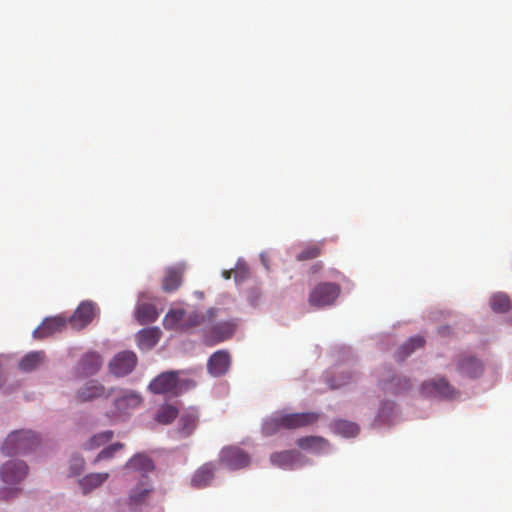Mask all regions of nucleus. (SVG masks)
<instances>
[{
  "instance_id": "4be33fe9",
  "label": "nucleus",
  "mask_w": 512,
  "mask_h": 512,
  "mask_svg": "<svg viewBox=\"0 0 512 512\" xmlns=\"http://www.w3.org/2000/svg\"><path fill=\"white\" fill-rule=\"evenodd\" d=\"M199 420L198 411L194 408L185 410L180 416V433L187 437L196 429Z\"/></svg>"
},
{
  "instance_id": "393cba45",
  "label": "nucleus",
  "mask_w": 512,
  "mask_h": 512,
  "mask_svg": "<svg viewBox=\"0 0 512 512\" xmlns=\"http://www.w3.org/2000/svg\"><path fill=\"white\" fill-rule=\"evenodd\" d=\"M178 414L179 410L176 406L164 403L158 407L154 419L161 425H169L177 418Z\"/></svg>"
},
{
  "instance_id": "a878e982",
  "label": "nucleus",
  "mask_w": 512,
  "mask_h": 512,
  "mask_svg": "<svg viewBox=\"0 0 512 512\" xmlns=\"http://www.w3.org/2000/svg\"><path fill=\"white\" fill-rule=\"evenodd\" d=\"M151 491V485L149 483L148 477H144L139 480V487L131 490L129 495V505L137 506L144 502L146 497Z\"/></svg>"
},
{
  "instance_id": "7ed1b4c3",
  "label": "nucleus",
  "mask_w": 512,
  "mask_h": 512,
  "mask_svg": "<svg viewBox=\"0 0 512 512\" xmlns=\"http://www.w3.org/2000/svg\"><path fill=\"white\" fill-rule=\"evenodd\" d=\"M340 292L341 288L336 283H319L311 290L308 302L311 306L316 308L330 306L334 304Z\"/></svg>"
},
{
  "instance_id": "f257e3e1",
  "label": "nucleus",
  "mask_w": 512,
  "mask_h": 512,
  "mask_svg": "<svg viewBox=\"0 0 512 512\" xmlns=\"http://www.w3.org/2000/svg\"><path fill=\"white\" fill-rule=\"evenodd\" d=\"M28 466L24 461L10 460L0 468V478L4 487L0 488V499L9 500L16 497L21 489L18 485L25 479Z\"/></svg>"
},
{
  "instance_id": "a19ab883",
  "label": "nucleus",
  "mask_w": 512,
  "mask_h": 512,
  "mask_svg": "<svg viewBox=\"0 0 512 512\" xmlns=\"http://www.w3.org/2000/svg\"><path fill=\"white\" fill-rule=\"evenodd\" d=\"M232 273H234V274H235V278L237 279V278H238V273H237V271H234V270H232V269H231V270H224V271H223V273H222V275H223V277H224L225 279H230V278H231Z\"/></svg>"
},
{
  "instance_id": "39448f33",
  "label": "nucleus",
  "mask_w": 512,
  "mask_h": 512,
  "mask_svg": "<svg viewBox=\"0 0 512 512\" xmlns=\"http://www.w3.org/2000/svg\"><path fill=\"white\" fill-rule=\"evenodd\" d=\"M250 462L249 454L238 446L224 447L219 454V463L231 470L245 468Z\"/></svg>"
},
{
  "instance_id": "72a5a7b5",
  "label": "nucleus",
  "mask_w": 512,
  "mask_h": 512,
  "mask_svg": "<svg viewBox=\"0 0 512 512\" xmlns=\"http://www.w3.org/2000/svg\"><path fill=\"white\" fill-rule=\"evenodd\" d=\"M280 428H283L281 417L280 415H277L265 421L262 426V431L264 435L271 436L275 434Z\"/></svg>"
},
{
  "instance_id": "20e7f679",
  "label": "nucleus",
  "mask_w": 512,
  "mask_h": 512,
  "mask_svg": "<svg viewBox=\"0 0 512 512\" xmlns=\"http://www.w3.org/2000/svg\"><path fill=\"white\" fill-rule=\"evenodd\" d=\"M420 393L425 397H439L443 399H454L459 394L447 379L443 377L424 381L421 384Z\"/></svg>"
},
{
  "instance_id": "e433bc0d",
  "label": "nucleus",
  "mask_w": 512,
  "mask_h": 512,
  "mask_svg": "<svg viewBox=\"0 0 512 512\" xmlns=\"http://www.w3.org/2000/svg\"><path fill=\"white\" fill-rule=\"evenodd\" d=\"M352 379V375L350 373L342 374L337 379L335 378H327L326 382L331 389H338L342 386L348 384Z\"/></svg>"
},
{
  "instance_id": "b1692460",
  "label": "nucleus",
  "mask_w": 512,
  "mask_h": 512,
  "mask_svg": "<svg viewBox=\"0 0 512 512\" xmlns=\"http://www.w3.org/2000/svg\"><path fill=\"white\" fill-rule=\"evenodd\" d=\"M186 312L184 309H171L165 315L163 325L167 330L184 331V317Z\"/></svg>"
},
{
  "instance_id": "f704fd0d",
  "label": "nucleus",
  "mask_w": 512,
  "mask_h": 512,
  "mask_svg": "<svg viewBox=\"0 0 512 512\" xmlns=\"http://www.w3.org/2000/svg\"><path fill=\"white\" fill-rule=\"evenodd\" d=\"M123 447H124V444L118 442V443H114V444L104 448L97 455V457L95 459V462H98V461H101V460H105V459H109V458L113 457L114 454L117 451L121 450Z\"/></svg>"
},
{
  "instance_id": "f03ea898",
  "label": "nucleus",
  "mask_w": 512,
  "mask_h": 512,
  "mask_svg": "<svg viewBox=\"0 0 512 512\" xmlns=\"http://www.w3.org/2000/svg\"><path fill=\"white\" fill-rule=\"evenodd\" d=\"M40 443L39 436L31 430H16L10 433L3 445L6 455L26 454L35 450Z\"/></svg>"
},
{
  "instance_id": "f8f14e48",
  "label": "nucleus",
  "mask_w": 512,
  "mask_h": 512,
  "mask_svg": "<svg viewBox=\"0 0 512 512\" xmlns=\"http://www.w3.org/2000/svg\"><path fill=\"white\" fill-rule=\"evenodd\" d=\"M280 417L283 428L292 430L313 425L320 415L316 412H304L281 414Z\"/></svg>"
},
{
  "instance_id": "423d86ee",
  "label": "nucleus",
  "mask_w": 512,
  "mask_h": 512,
  "mask_svg": "<svg viewBox=\"0 0 512 512\" xmlns=\"http://www.w3.org/2000/svg\"><path fill=\"white\" fill-rule=\"evenodd\" d=\"M98 309L92 301H83L67 320L75 330H81L88 326L96 317Z\"/></svg>"
},
{
  "instance_id": "4c0bfd02",
  "label": "nucleus",
  "mask_w": 512,
  "mask_h": 512,
  "mask_svg": "<svg viewBox=\"0 0 512 512\" xmlns=\"http://www.w3.org/2000/svg\"><path fill=\"white\" fill-rule=\"evenodd\" d=\"M112 437H113V432L110 430L105 431L100 434H97L91 438V441H90L91 447L100 446V445L108 442L110 439H112Z\"/></svg>"
},
{
  "instance_id": "bb28decb",
  "label": "nucleus",
  "mask_w": 512,
  "mask_h": 512,
  "mask_svg": "<svg viewBox=\"0 0 512 512\" xmlns=\"http://www.w3.org/2000/svg\"><path fill=\"white\" fill-rule=\"evenodd\" d=\"M109 478L108 473H91L79 480V485L84 494L101 486Z\"/></svg>"
},
{
  "instance_id": "9b49d317",
  "label": "nucleus",
  "mask_w": 512,
  "mask_h": 512,
  "mask_svg": "<svg viewBox=\"0 0 512 512\" xmlns=\"http://www.w3.org/2000/svg\"><path fill=\"white\" fill-rule=\"evenodd\" d=\"M114 389H107L96 380L88 381L76 393V400L80 403L93 401L99 398H108L112 395Z\"/></svg>"
},
{
  "instance_id": "6ab92c4d",
  "label": "nucleus",
  "mask_w": 512,
  "mask_h": 512,
  "mask_svg": "<svg viewBox=\"0 0 512 512\" xmlns=\"http://www.w3.org/2000/svg\"><path fill=\"white\" fill-rule=\"evenodd\" d=\"M161 335L157 327L142 329L136 335L137 345L141 350H150L159 342Z\"/></svg>"
},
{
  "instance_id": "dca6fc26",
  "label": "nucleus",
  "mask_w": 512,
  "mask_h": 512,
  "mask_svg": "<svg viewBox=\"0 0 512 512\" xmlns=\"http://www.w3.org/2000/svg\"><path fill=\"white\" fill-rule=\"evenodd\" d=\"M231 365V356L226 350L214 352L207 362V370L214 377L225 375Z\"/></svg>"
},
{
  "instance_id": "f3484780",
  "label": "nucleus",
  "mask_w": 512,
  "mask_h": 512,
  "mask_svg": "<svg viewBox=\"0 0 512 512\" xmlns=\"http://www.w3.org/2000/svg\"><path fill=\"white\" fill-rule=\"evenodd\" d=\"M216 472V465L213 462H206L201 465L192 475L190 484L192 487L202 489L209 486Z\"/></svg>"
},
{
  "instance_id": "a211bd4d",
  "label": "nucleus",
  "mask_w": 512,
  "mask_h": 512,
  "mask_svg": "<svg viewBox=\"0 0 512 512\" xmlns=\"http://www.w3.org/2000/svg\"><path fill=\"white\" fill-rule=\"evenodd\" d=\"M302 455L297 450L275 452L270 456L273 465L282 469H292L300 462Z\"/></svg>"
},
{
  "instance_id": "79ce46f5",
  "label": "nucleus",
  "mask_w": 512,
  "mask_h": 512,
  "mask_svg": "<svg viewBox=\"0 0 512 512\" xmlns=\"http://www.w3.org/2000/svg\"><path fill=\"white\" fill-rule=\"evenodd\" d=\"M438 332L442 336H447L450 333V328L448 326H442L438 329Z\"/></svg>"
},
{
  "instance_id": "473e14b6",
  "label": "nucleus",
  "mask_w": 512,
  "mask_h": 512,
  "mask_svg": "<svg viewBox=\"0 0 512 512\" xmlns=\"http://www.w3.org/2000/svg\"><path fill=\"white\" fill-rule=\"evenodd\" d=\"M411 388L410 380L406 377H393L389 383H385L383 389L394 394H400Z\"/></svg>"
},
{
  "instance_id": "58836bf2",
  "label": "nucleus",
  "mask_w": 512,
  "mask_h": 512,
  "mask_svg": "<svg viewBox=\"0 0 512 512\" xmlns=\"http://www.w3.org/2000/svg\"><path fill=\"white\" fill-rule=\"evenodd\" d=\"M84 459L79 456H75L71 459V470L73 475H78L84 468Z\"/></svg>"
},
{
  "instance_id": "0eeeda50",
  "label": "nucleus",
  "mask_w": 512,
  "mask_h": 512,
  "mask_svg": "<svg viewBox=\"0 0 512 512\" xmlns=\"http://www.w3.org/2000/svg\"><path fill=\"white\" fill-rule=\"evenodd\" d=\"M137 365V356L132 351H122L116 354L110 361L108 368L116 377H124L130 374Z\"/></svg>"
},
{
  "instance_id": "c85d7f7f",
  "label": "nucleus",
  "mask_w": 512,
  "mask_h": 512,
  "mask_svg": "<svg viewBox=\"0 0 512 512\" xmlns=\"http://www.w3.org/2000/svg\"><path fill=\"white\" fill-rule=\"evenodd\" d=\"M44 358L45 353L43 351L28 353L19 362V368L25 372L33 371L43 362Z\"/></svg>"
},
{
  "instance_id": "cd10ccee",
  "label": "nucleus",
  "mask_w": 512,
  "mask_h": 512,
  "mask_svg": "<svg viewBox=\"0 0 512 512\" xmlns=\"http://www.w3.org/2000/svg\"><path fill=\"white\" fill-rule=\"evenodd\" d=\"M425 339L422 336L411 337L405 344H403L396 353V358L399 361H403L408 357L414 350L423 347Z\"/></svg>"
},
{
  "instance_id": "ea45409f",
  "label": "nucleus",
  "mask_w": 512,
  "mask_h": 512,
  "mask_svg": "<svg viewBox=\"0 0 512 512\" xmlns=\"http://www.w3.org/2000/svg\"><path fill=\"white\" fill-rule=\"evenodd\" d=\"M323 253L322 245L320 244H312L308 246L305 252L302 253L301 256H317Z\"/></svg>"
},
{
  "instance_id": "7c9ffc66",
  "label": "nucleus",
  "mask_w": 512,
  "mask_h": 512,
  "mask_svg": "<svg viewBox=\"0 0 512 512\" xmlns=\"http://www.w3.org/2000/svg\"><path fill=\"white\" fill-rule=\"evenodd\" d=\"M490 306L496 313H506L511 308V302L506 294L496 293L490 298Z\"/></svg>"
},
{
  "instance_id": "2f4dec72",
  "label": "nucleus",
  "mask_w": 512,
  "mask_h": 512,
  "mask_svg": "<svg viewBox=\"0 0 512 512\" xmlns=\"http://www.w3.org/2000/svg\"><path fill=\"white\" fill-rule=\"evenodd\" d=\"M335 433L344 437H354L359 433V426L346 420H338L333 425Z\"/></svg>"
},
{
  "instance_id": "aec40b11",
  "label": "nucleus",
  "mask_w": 512,
  "mask_h": 512,
  "mask_svg": "<svg viewBox=\"0 0 512 512\" xmlns=\"http://www.w3.org/2000/svg\"><path fill=\"white\" fill-rule=\"evenodd\" d=\"M103 364L102 358L95 352L86 353L78 364V369L84 376L96 374Z\"/></svg>"
},
{
  "instance_id": "9d476101",
  "label": "nucleus",
  "mask_w": 512,
  "mask_h": 512,
  "mask_svg": "<svg viewBox=\"0 0 512 512\" xmlns=\"http://www.w3.org/2000/svg\"><path fill=\"white\" fill-rule=\"evenodd\" d=\"M457 371L464 377L475 379L480 377L484 372V365L473 355L460 354L455 359Z\"/></svg>"
},
{
  "instance_id": "1a4fd4ad",
  "label": "nucleus",
  "mask_w": 512,
  "mask_h": 512,
  "mask_svg": "<svg viewBox=\"0 0 512 512\" xmlns=\"http://www.w3.org/2000/svg\"><path fill=\"white\" fill-rule=\"evenodd\" d=\"M178 373L174 371L163 372L155 377L149 384V390L154 394L177 393L179 390Z\"/></svg>"
},
{
  "instance_id": "c756f323",
  "label": "nucleus",
  "mask_w": 512,
  "mask_h": 512,
  "mask_svg": "<svg viewBox=\"0 0 512 512\" xmlns=\"http://www.w3.org/2000/svg\"><path fill=\"white\" fill-rule=\"evenodd\" d=\"M183 271L180 268L169 269L163 279V289L172 292L178 289L182 282Z\"/></svg>"
},
{
  "instance_id": "ddd939ff",
  "label": "nucleus",
  "mask_w": 512,
  "mask_h": 512,
  "mask_svg": "<svg viewBox=\"0 0 512 512\" xmlns=\"http://www.w3.org/2000/svg\"><path fill=\"white\" fill-rule=\"evenodd\" d=\"M234 332L235 325L232 322H220L205 332L203 342L208 346H213L231 338Z\"/></svg>"
},
{
  "instance_id": "2eb2a0df",
  "label": "nucleus",
  "mask_w": 512,
  "mask_h": 512,
  "mask_svg": "<svg viewBox=\"0 0 512 512\" xmlns=\"http://www.w3.org/2000/svg\"><path fill=\"white\" fill-rule=\"evenodd\" d=\"M150 299L147 292L139 294L138 303L135 308V318L141 325L153 323L157 320L159 314L154 304L144 302V300Z\"/></svg>"
},
{
  "instance_id": "412c9836",
  "label": "nucleus",
  "mask_w": 512,
  "mask_h": 512,
  "mask_svg": "<svg viewBox=\"0 0 512 512\" xmlns=\"http://www.w3.org/2000/svg\"><path fill=\"white\" fill-rule=\"evenodd\" d=\"M127 470H134L141 473V478L147 477L145 474L154 469V463L150 457L145 454H136L124 466Z\"/></svg>"
},
{
  "instance_id": "37998d69",
  "label": "nucleus",
  "mask_w": 512,
  "mask_h": 512,
  "mask_svg": "<svg viewBox=\"0 0 512 512\" xmlns=\"http://www.w3.org/2000/svg\"><path fill=\"white\" fill-rule=\"evenodd\" d=\"M214 312H215V311H214L213 309H210V310L208 311L209 316H213V315H214Z\"/></svg>"
},
{
  "instance_id": "5701e85b",
  "label": "nucleus",
  "mask_w": 512,
  "mask_h": 512,
  "mask_svg": "<svg viewBox=\"0 0 512 512\" xmlns=\"http://www.w3.org/2000/svg\"><path fill=\"white\" fill-rule=\"evenodd\" d=\"M299 448L314 453H320L329 446L328 441L320 436H306L297 440Z\"/></svg>"
},
{
  "instance_id": "6e6552de",
  "label": "nucleus",
  "mask_w": 512,
  "mask_h": 512,
  "mask_svg": "<svg viewBox=\"0 0 512 512\" xmlns=\"http://www.w3.org/2000/svg\"><path fill=\"white\" fill-rule=\"evenodd\" d=\"M143 402L142 396L133 390H125L114 400V416L129 415L139 408Z\"/></svg>"
},
{
  "instance_id": "4468645a",
  "label": "nucleus",
  "mask_w": 512,
  "mask_h": 512,
  "mask_svg": "<svg viewBox=\"0 0 512 512\" xmlns=\"http://www.w3.org/2000/svg\"><path fill=\"white\" fill-rule=\"evenodd\" d=\"M67 324L68 321L63 316L47 317L33 331V337L38 340L50 337L55 333L63 331Z\"/></svg>"
},
{
  "instance_id": "c9c22d12",
  "label": "nucleus",
  "mask_w": 512,
  "mask_h": 512,
  "mask_svg": "<svg viewBox=\"0 0 512 512\" xmlns=\"http://www.w3.org/2000/svg\"><path fill=\"white\" fill-rule=\"evenodd\" d=\"M204 322V316L193 312L184 317V331L201 325Z\"/></svg>"
}]
</instances>
